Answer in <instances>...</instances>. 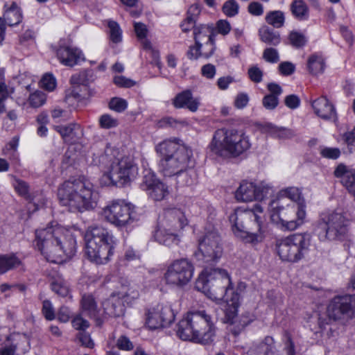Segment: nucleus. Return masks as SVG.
Returning a JSON list of instances; mask_svg holds the SVG:
<instances>
[{"instance_id":"obj_1","label":"nucleus","mask_w":355,"mask_h":355,"mask_svg":"<svg viewBox=\"0 0 355 355\" xmlns=\"http://www.w3.org/2000/svg\"><path fill=\"white\" fill-rule=\"evenodd\" d=\"M64 232L62 227L53 223L35 230L34 245L47 261L60 263L75 254L76 239L69 232Z\"/></svg>"},{"instance_id":"obj_2","label":"nucleus","mask_w":355,"mask_h":355,"mask_svg":"<svg viewBox=\"0 0 355 355\" xmlns=\"http://www.w3.org/2000/svg\"><path fill=\"white\" fill-rule=\"evenodd\" d=\"M177 335L183 340L210 345L216 336V326L205 311L189 312L179 322Z\"/></svg>"},{"instance_id":"obj_3","label":"nucleus","mask_w":355,"mask_h":355,"mask_svg":"<svg viewBox=\"0 0 355 355\" xmlns=\"http://www.w3.org/2000/svg\"><path fill=\"white\" fill-rule=\"evenodd\" d=\"M263 208L256 204L252 209H236L229 216L234 234L243 243L255 245L262 242L264 236L261 231V221L258 213Z\"/></svg>"},{"instance_id":"obj_4","label":"nucleus","mask_w":355,"mask_h":355,"mask_svg":"<svg viewBox=\"0 0 355 355\" xmlns=\"http://www.w3.org/2000/svg\"><path fill=\"white\" fill-rule=\"evenodd\" d=\"M156 150L163 157L159 168L164 176L176 175L193 165L192 150L184 145L165 141L156 147Z\"/></svg>"},{"instance_id":"obj_5","label":"nucleus","mask_w":355,"mask_h":355,"mask_svg":"<svg viewBox=\"0 0 355 355\" xmlns=\"http://www.w3.org/2000/svg\"><path fill=\"white\" fill-rule=\"evenodd\" d=\"M58 196L63 206L69 207L72 212L85 211L94 208L92 186L80 180L65 181L58 190Z\"/></svg>"},{"instance_id":"obj_6","label":"nucleus","mask_w":355,"mask_h":355,"mask_svg":"<svg viewBox=\"0 0 355 355\" xmlns=\"http://www.w3.org/2000/svg\"><path fill=\"white\" fill-rule=\"evenodd\" d=\"M248 137L234 129H218L209 145L211 150L217 155L238 157L250 147Z\"/></svg>"},{"instance_id":"obj_7","label":"nucleus","mask_w":355,"mask_h":355,"mask_svg":"<svg viewBox=\"0 0 355 355\" xmlns=\"http://www.w3.org/2000/svg\"><path fill=\"white\" fill-rule=\"evenodd\" d=\"M85 253L97 264L107 263L113 254L114 241L108 231L100 226L88 228L85 235Z\"/></svg>"},{"instance_id":"obj_8","label":"nucleus","mask_w":355,"mask_h":355,"mask_svg":"<svg viewBox=\"0 0 355 355\" xmlns=\"http://www.w3.org/2000/svg\"><path fill=\"white\" fill-rule=\"evenodd\" d=\"M207 275L202 274L196 282L195 287L210 299L218 301L225 300L232 291L230 277L225 270L214 268Z\"/></svg>"},{"instance_id":"obj_9","label":"nucleus","mask_w":355,"mask_h":355,"mask_svg":"<svg viewBox=\"0 0 355 355\" xmlns=\"http://www.w3.org/2000/svg\"><path fill=\"white\" fill-rule=\"evenodd\" d=\"M349 221L342 213L320 214L314 223L313 233L321 241L344 239L348 233Z\"/></svg>"},{"instance_id":"obj_10","label":"nucleus","mask_w":355,"mask_h":355,"mask_svg":"<svg viewBox=\"0 0 355 355\" xmlns=\"http://www.w3.org/2000/svg\"><path fill=\"white\" fill-rule=\"evenodd\" d=\"M311 243V234H294L277 241L276 250L282 261L297 262L309 250Z\"/></svg>"},{"instance_id":"obj_11","label":"nucleus","mask_w":355,"mask_h":355,"mask_svg":"<svg viewBox=\"0 0 355 355\" xmlns=\"http://www.w3.org/2000/svg\"><path fill=\"white\" fill-rule=\"evenodd\" d=\"M282 198L272 200L270 204L271 219L282 225L288 230H294L304 223L306 217V205L302 202L299 205L295 204L284 207L281 205Z\"/></svg>"},{"instance_id":"obj_12","label":"nucleus","mask_w":355,"mask_h":355,"mask_svg":"<svg viewBox=\"0 0 355 355\" xmlns=\"http://www.w3.org/2000/svg\"><path fill=\"white\" fill-rule=\"evenodd\" d=\"M137 175V167L130 157H123L116 162H112L109 171L101 178L105 185L123 187L134 180Z\"/></svg>"},{"instance_id":"obj_13","label":"nucleus","mask_w":355,"mask_h":355,"mask_svg":"<svg viewBox=\"0 0 355 355\" xmlns=\"http://www.w3.org/2000/svg\"><path fill=\"white\" fill-rule=\"evenodd\" d=\"M135 206L121 200L112 202L103 209V214L107 221L117 227L125 226L137 218Z\"/></svg>"},{"instance_id":"obj_14","label":"nucleus","mask_w":355,"mask_h":355,"mask_svg":"<svg viewBox=\"0 0 355 355\" xmlns=\"http://www.w3.org/2000/svg\"><path fill=\"white\" fill-rule=\"evenodd\" d=\"M194 266L188 259H177L168 267L164 279L167 284L182 287L191 281Z\"/></svg>"},{"instance_id":"obj_15","label":"nucleus","mask_w":355,"mask_h":355,"mask_svg":"<svg viewBox=\"0 0 355 355\" xmlns=\"http://www.w3.org/2000/svg\"><path fill=\"white\" fill-rule=\"evenodd\" d=\"M198 250L205 262L217 261L223 254L221 237L215 228L206 230L198 239Z\"/></svg>"},{"instance_id":"obj_16","label":"nucleus","mask_w":355,"mask_h":355,"mask_svg":"<svg viewBox=\"0 0 355 355\" xmlns=\"http://www.w3.org/2000/svg\"><path fill=\"white\" fill-rule=\"evenodd\" d=\"M175 320V314L168 305L157 304L146 313V324L150 329H156L170 325Z\"/></svg>"},{"instance_id":"obj_17","label":"nucleus","mask_w":355,"mask_h":355,"mask_svg":"<svg viewBox=\"0 0 355 355\" xmlns=\"http://www.w3.org/2000/svg\"><path fill=\"white\" fill-rule=\"evenodd\" d=\"M270 190V187L262 183L256 186L252 182H243L236 190L235 197L238 201L241 202L262 200L269 193Z\"/></svg>"},{"instance_id":"obj_18","label":"nucleus","mask_w":355,"mask_h":355,"mask_svg":"<svg viewBox=\"0 0 355 355\" xmlns=\"http://www.w3.org/2000/svg\"><path fill=\"white\" fill-rule=\"evenodd\" d=\"M216 34L217 33H216L212 25L200 24L195 27L193 30L195 44L202 48L203 42H206L207 46H210V49L202 53L203 57L209 58L214 53L216 50L215 37Z\"/></svg>"},{"instance_id":"obj_19","label":"nucleus","mask_w":355,"mask_h":355,"mask_svg":"<svg viewBox=\"0 0 355 355\" xmlns=\"http://www.w3.org/2000/svg\"><path fill=\"white\" fill-rule=\"evenodd\" d=\"M140 187L155 201H161L168 195V187L150 172L144 176Z\"/></svg>"},{"instance_id":"obj_20","label":"nucleus","mask_w":355,"mask_h":355,"mask_svg":"<svg viewBox=\"0 0 355 355\" xmlns=\"http://www.w3.org/2000/svg\"><path fill=\"white\" fill-rule=\"evenodd\" d=\"M187 225V220L181 210L170 209L166 210L163 216L159 218L158 228L176 232Z\"/></svg>"},{"instance_id":"obj_21","label":"nucleus","mask_w":355,"mask_h":355,"mask_svg":"<svg viewBox=\"0 0 355 355\" xmlns=\"http://www.w3.org/2000/svg\"><path fill=\"white\" fill-rule=\"evenodd\" d=\"M314 113L324 120H336L337 113L334 105L325 96H320L311 102Z\"/></svg>"},{"instance_id":"obj_22","label":"nucleus","mask_w":355,"mask_h":355,"mask_svg":"<svg viewBox=\"0 0 355 355\" xmlns=\"http://www.w3.org/2000/svg\"><path fill=\"white\" fill-rule=\"evenodd\" d=\"M126 295V293L124 294L119 293L118 296L112 294L108 299L105 300L102 304L104 313L113 318L122 316L124 314L125 308L121 298H123Z\"/></svg>"},{"instance_id":"obj_23","label":"nucleus","mask_w":355,"mask_h":355,"mask_svg":"<svg viewBox=\"0 0 355 355\" xmlns=\"http://www.w3.org/2000/svg\"><path fill=\"white\" fill-rule=\"evenodd\" d=\"M248 355H281L272 337L266 336L258 343H254L247 352Z\"/></svg>"},{"instance_id":"obj_24","label":"nucleus","mask_w":355,"mask_h":355,"mask_svg":"<svg viewBox=\"0 0 355 355\" xmlns=\"http://www.w3.org/2000/svg\"><path fill=\"white\" fill-rule=\"evenodd\" d=\"M239 295L234 294L232 300V304L227 305L225 311L224 322L233 325L232 329L234 335H238L243 329H239L240 324H242V320L237 315L239 305Z\"/></svg>"},{"instance_id":"obj_25","label":"nucleus","mask_w":355,"mask_h":355,"mask_svg":"<svg viewBox=\"0 0 355 355\" xmlns=\"http://www.w3.org/2000/svg\"><path fill=\"white\" fill-rule=\"evenodd\" d=\"M21 19V14L16 3L12 2L11 6L5 10L3 18L0 17V43L5 37L6 24L10 26L18 24Z\"/></svg>"},{"instance_id":"obj_26","label":"nucleus","mask_w":355,"mask_h":355,"mask_svg":"<svg viewBox=\"0 0 355 355\" xmlns=\"http://www.w3.org/2000/svg\"><path fill=\"white\" fill-rule=\"evenodd\" d=\"M346 300L345 295L335 296L329 303L327 314L329 320H338L347 318Z\"/></svg>"},{"instance_id":"obj_27","label":"nucleus","mask_w":355,"mask_h":355,"mask_svg":"<svg viewBox=\"0 0 355 355\" xmlns=\"http://www.w3.org/2000/svg\"><path fill=\"white\" fill-rule=\"evenodd\" d=\"M82 313L96 320V325L101 326L102 320L98 318V309L95 298L92 295L84 294L80 300Z\"/></svg>"},{"instance_id":"obj_28","label":"nucleus","mask_w":355,"mask_h":355,"mask_svg":"<svg viewBox=\"0 0 355 355\" xmlns=\"http://www.w3.org/2000/svg\"><path fill=\"white\" fill-rule=\"evenodd\" d=\"M57 56L60 62L66 66L73 67L81 58V52L77 49L69 46H60L58 49Z\"/></svg>"},{"instance_id":"obj_29","label":"nucleus","mask_w":355,"mask_h":355,"mask_svg":"<svg viewBox=\"0 0 355 355\" xmlns=\"http://www.w3.org/2000/svg\"><path fill=\"white\" fill-rule=\"evenodd\" d=\"M173 105L176 108H187L191 112H196L199 103L195 99L190 90H184L176 95L173 101Z\"/></svg>"},{"instance_id":"obj_30","label":"nucleus","mask_w":355,"mask_h":355,"mask_svg":"<svg viewBox=\"0 0 355 355\" xmlns=\"http://www.w3.org/2000/svg\"><path fill=\"white\" fill-rule=\"evenodd\" d=\"M56 130L61 135L64 141L70 144L77 141L82 135V130L80 125L76 124L57 126Z\"/></svg>"},{"instance_id":"obj_31","label":"nucleus","mask_w":355,"mask_h":355,"mask_svg":"<svg viewBox=\"0 0 355 355\" xmlns=\"http://www.w3.org/2000/svg\"><path fill=\"white\" fill-rule=\"evenodd\" d=\"M263 130L271 136L278 139H290L295 136L293 130L284 127H278L272 123H266Z\"/></svg>"},{"instance_id":"obj_32","label":"nucleus","mask_w":355,"mask_h":355,"mask_svg":"<svg viewBox=\"0 0 355 355\" xmlns=\"http://www.w3.org/2000/svg\"><path fill=\"white\" fill-rule=\"evenodd\" d=\"M200 13V8L198 4H193L187 11V17L181 24L182 31L188 32L191 28L195 29L196 19Z\"/></svg>"},{"instance_id":"obj_33","label":"nucleus","mask_w":355,"mask_h":355,"mask_svg":"<svg viewBox=\"0 0 355 355\" xmlns=\"http://www.w3.org/2000/svg\"><path fill=\"white\" fill-rule=\"evenodd\" d=\"M259 35L261 42L270 46H277L281 42L279 33L268 26L261 27L259 30Z\"/></svg>"},{"instance_id":"obj_34","label":"nucleus","mask_w":355,"mask_h":355,"mask_svg":"<svg viewBox=\"0 0 355 355\" xmlns=\"http://www.w3.org/2000/svg\"><path fill=\"white\" fill-rule=\"evenodd\" d=\"M155 238L159 243L165 245H171L173 243H175L177 245L178 243L176 232L164 230L161 228H158L155 231Z\"/></svg>"},{"instance_id":"obj_35","label":"nucleus","mask_w":355,"mask_h":355,"mask_svg":"<svg viewBox=\"0 0 355 355\" xmlns=\"http://www.w3.org/2000/svg\"><path fill=\"white\" fill-rule=\"evenodd\" d=\"M308 69L312 75H318L324 71L325 63L323 58L320 55H311L307 61Z\"/></svg>"},{"instance_id":"obj_36","label":"nucleus","mask_w":355,"mask_h":355,"mask_svg":"<svg viewBox=\"0 0 355 355\" xmlns=\"http://www.w3.org/2000/svg\"><path fill=\"white\" fill-rule=\"evenodd\" d=\"M21 265V261L14 254L0 255V273L14 269Z\"/></svg>"},{"instance_id":"obj_37","label":"nucleus","mask_w":355,"mask_h":355,"mask_svg":"<svg viewBox=\"0 0 355 355\" xmlns=\"http://www.w3.org/2000/svg\"><path fill=\"white\" fill-rule=\"evenodd\" d=\"M292 14L298 19H306L309 16V8L302 0H295L291 5Z\"/></svg>"},{"instance_id":"obj_38","label":"nucleus","mask_w":355,"mask_h":355,"mask_svg":"<svg viewBox=\"0 0 355 355\" xmlns=\"http://www.w3.org/2000/svg\"><path fill=\"white\" fill-rule=\"evenodd\" d=\"M95 79L94 71L91 69L80 71L79 73L73 75L71 78V82L73 84L87 86Z\"/></svg>"},{"instance_id":"obj_39","label":"nucleus","mask_w":355,"mask_h":355,"mask_svg":"<svg viewBox=\"0 0 355 355\" xmlns=\"http://www.w3.org/2000/svg\"><path fill=\"white\" fill-rule=\"evenodd\" d=\"M265 19L268 24L277 28L282 27L285 21L284 13L281 10L270 11Z\"/></svg>"},{"instance_id":"obj_40","label":"nucleus","mask_w":355,"mask_h":355,"mask_svg":"<svg viewBox=\"0 0 355 355\" xmlns=\"http://www.w3.org/2000/svg\"><path fill=\"white\" fill-rule=\"evenodd\" d=\"M279 195L281 197L279 198L284 200L283 197H287L296 202L295 205H299L300 202L305 205L304 200L302 197V193L297 187H288L283 189L279 192Z\"/></svg>"},{"instance_id":"obj_41","label":"nucleus","mask_w":355,"mask_h":355,"mask_svg":"<svg viewBox=\"0 0 355 355\" xmlns=\"http://www.w3.org/2000/svg\"><path fill=\"white\" fill-rule=\"evenodd\" d=\"M176 175L178 179V182L182 185L191 186L197 180V174L193 169H186Z\"/></svg>"},{"instance_id":"obj_42","label":"nucleus","mask_w":355,"mask_h":355,"mask_svg":"<svg viewBox=\"0 0 355 355\" xmlns=\"http://www.w3.org/2000/svg\"><path fill=\"white\" fill-rule=\"evenodd\" d=\"M52 290L61 297H66L69 293V288L66 282L58 279L51 284Z\"/></svg>"},{"instance_id":"obj_43","label":"nucleus","mask_w":355,"mask_h":355,"mask_svg":"<svg viewBox=\"0 0 355 355\" xmlns=\"http://www.w3.org/2000/svg\"><path fill=\"white\" fill-rule=\"evenodd\" d=\"M110 40L114 43H119L122 40V31L118 23L114 21L108 22Z\"/></svg>"},{"instance_id":"obj_44","label":"nucleus","mask_w":355,"mask_h":355,"mask_svg":"<svg viewBox=\"0 0 355 355\" xmlns=\"http://www.w3.org/2000/svg\"><path fill=\"white\" fill-rule=\"evenodd\" d=\"M288 40L290 44L297 49L304 46L306 42L305 36L302 33L295 31L290 33Z\"/></svg>"},{"instance_id":"obj_45","label":"nucleus","mask_w":355,"mask_h":355,"mask_svg":"<svg viewBox=\"0 0 355 355\" xmlns=\"http://www.w3.org/2000/svg\"><path fill=\"white\" fill-rule=\"evenodd\" d=\"M320 154L325 159H337L340 156L341 152L338 148L320 146Z\"/></svg>"},{"instance_id":"obj_46","label":"nucleus","mask_w":355,"mask_h":355,"mask_svg":"<svg viewBox=\"0 0 355 355\" xmlns=\"http://www.w3.org/2000/svg\"><path fill=\"white\" fill-rule=\"evenodd\" d=\"M223 13L230 17H234L239 12V5L235 0H228L222 7Z\"/></svg>"},{"instance_id":"obj_47","label":"nucleus","mask_w":355,"mask_h":355,"mask_svg":"<svg viewBox=\"0 0 355 355\" xmlns=\"http://www.w3.org/2000/svg\"><path fill=\"white\" fill-rule=\"evenodd\" d=\"M186 123L183 121H178L175 119H173L171 116H166L158 122V126L159 128H177L180 126L185 125Z\"/></svg>"},{"instance_id":"obj_48","label":"nucleus","mask_w":355,"mask_h":355,"mask_svg":"<svg viewBox=\"0 0 355 355\" xmlns=\"http://www.w3.org/2000/svg\"><path fill=\"white\" fill-rule=\"evenodd\" d=\"M46 101V94L41 91H36L29 96L30 104L34 107L42 105Z\"/></svg>"},{"instance_id":"obj_49","label":"nucleus","mask_w":355,"mask_h":355,"mask_svg":"<svg viewBox=\"0 0 355 355\" xmlns=\"http://www.w3.org/2000/svg\"><path fill=\"white\" fill-rule=\"evenodd\" d=\"M128 106V103L125 100L114 97L112 98L109 103V107L117 112H123Z\"/></svg>"},{"instance_id":"obj_50","label":"nucleus","mask_w":355,"mask_h":355,"mask_svg":"<svg viewBox=\"0 0 355 355\" xmlns=\"http://www.w3.org/2000/svg\"><path fill=\"white\" fill-rule=\"evenodd\" d=\"M341 183L351 193L355 189V170L349 171L341 180Z\"/></svg>"},{"instance_id":"obj_51","label":"nucleus","mask_w":355,"mask_h":355,"mask_svg":"<svg viewBox=\"0 0 355 355\" xmlns=\"http://www.w3.org/2000/svg\"><path fill=\"white\" fill-rule=\"evenodd\" d=\"M263 58L268 62L276 63L279 60V53L277 49L270 47L264 49Z\"/></svg>"},{"instance_id":"obj_52","label":"nucleus","mask_w":355,"mask_h":355,"mask_svg":"<svg viewBox=\"0 0 355 355\" xmlns=\"http://www.w3.org/2000/svg\"><path fill=\"white\" fill-rule=\"evenodd\" d=\"M100 125L103 128H112L116 127L119 124L118 120L109 114H103L99 119Z\"/></svg>"},{"instance_id":"obj_53","label":"nucleus","mask_w":355,"mask_h":355,"mask_svg":"<svg viewBox=\"0 0 355 355\" xmlns=\"http://www.w3.org/2000/svg\"><path fill=\"white\" fill-rule=\"evenodd\" d=\"M347 318H355V295H345Z\"/></svg>"},{"instance_id":"obj_54","label":"nucleus","mask_w":355,"mask_h":355,"mask_svg":"<svg viewBox=\"0 0 355 355\" xmlns=\"http://www.w3.org/2000/svg\"><path fill=\"white\" fill-rule=\"evenodd\" d=\"M246 288V284L244 282H240L238 283L236 289L234 291L232 288V291H230L229 297H227V305H230L232 304V300L233 299V297L234 294H236L239 295V305H240V300L241 298V294L245 291Z\"/></svg>"},{"instance_id":"obj_55","label":"nucleus","mask_w":355,"mask_h":355,"mask_svg":"<svg viewBox=\"0 0 355 355\" xmlns=\"http://www.w3.org/2000/svg\"><path fill=\"white\" fill-rule=\"evenodd\" d=\"M249 78L254 83H258L262 81L263 71L257 67L252 66L248 69Z\"/></svg>"},{"instance_id":"obj_56","label":"nucleus","mask_w":355,"mask_h":355,"mask_svg":"<svg viewBox=\"0 0 355 355\" xmlns=\"http://www.w3.org/2000/svg\"><path fill=\"white\" fill-rule=\"evenodd\" d=\"M72 326L77 330L85 331V330L89 327V322L84 319L82 315H76L71 321Z\"/></svg>"},{"instance_id":"obj_57","label":"nucleus","mask_w":355,"mask_h":355,"mask_svg":"<svg viewBox=\"0 0 355 355\" xmlns=\"http://www.w3.org/2000/svg\"><path fill=\"white\" fill-rule=\"evenodd\" d=\"M41 87L48 91H53L56 85L55 79L51 74H45L41 81Z\"/></svg>"},{"instance_id":"obj_58","label":"nucleus","mask_w":355,"mask_h":355,"mask_svg":"<svg viewBox=\"0 0 355 355\" xmlns=\"http://www.w3.org/2000/svg\"><path fill=\"white\" fill-rule=\"evenodd\" d=\"M262 103L263 107L267 110H273L277 106L279 99L278 97L274 94H268L263 97Z\"/></svg>"},{"instance_id":"obj_59","label":"nucleus","mask_w":355,"mask_h":355,"mask_svg":"<svg viewBox=\"0 0 355 355\" xmlns=\"http://www.w3.org/2000/svg\"><path fill=\"white\" fill-rule=\"evenodd\" d=\"M279 71L283 76H290L295 72V67L291 62H282L279 64Z\"/></svg>"},{"instance_id":"obj_60","label":"nucleus","mask_w":355,"mask_h":355,"mask_svg":"<svg viewBox=\"0 0 355 355\" xmlns=\"http://www.w3.org/2000/svg\"><path fill=\"white\" fill-rule=\"evenodd\" d=\"M284 336L286 341L284 343V350L287 355H295V345L292 340L291 334L285 331Z\"/></svg>"},{"instance_id":"obj_61","label":"nucleus","mask_w":355,"mask_h":355,"mask_svg":"<svg viewBox=\"0 0 355 355\" xmlns=\"http://www.w3.org/2000/svg\"><path fill=\"white\" fill-rule=\"evenodd\" d=\"M42 313L48 320H52L55 318L54 311L49 300H44L43 302Z\"/></svg>"},{"instance_id":"obj_62","label":"nucleus","mask_w":355,"mask_h":355,"mask_svg":"<svg viewBox=\"0 0 355 355\" xmlns=\"http://www.w3.org/2000/svg\"><path fill=\"white\" fill-rule=\"evenodd\" d=\"M116 345L119 349L122 350H132L134 348L132 343L125 336H121L117 340Z\"/></svg>"},{"instance_id":"obj_63","label":"nucleus","mask_w":355,"mask_h":355,"mask_svg":"<svg viewBox=\"0 0 355 355\" xmlns=\"http://www.w3.org/2000/svg\"><path fill=\"white\" fill-rule=\"evenodd\" d=\"M77 338L81 343L82 345L88 348L94 347V343L92 340L90 335L85 331L79 332L77 335Z\"/></svg>"},{"instance_id":"obj_64","label":"nucleus","mask_w":355,"mask_h":355,"mask_svg":"<svg viewBox=\"0 0 355 355\" xmlns=\"http://www.w3.org/2000/svg\"><path fill=\"white\" fill-rule=\"evenodd\" d=\"M114 83L119 87L127 88L131 87L135 84L133 80L123 76H115L114 78Z\"/></svg>"}]
</instances>
